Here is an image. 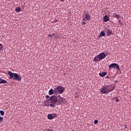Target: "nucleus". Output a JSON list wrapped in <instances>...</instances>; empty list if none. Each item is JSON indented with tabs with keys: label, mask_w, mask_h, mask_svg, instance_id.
Returning <instances> with one entry per match:
<instances>
[{
	"label": "nucleus",
	"mask_w": 131,
	"mask_h": 131,
	"mask_svg": "<svg viewBox=\"0 0 131 131\" xmlns=\"http://www.w3.org/2000/svg\"><path fill=\"white\" fill-rule=\"evenodd\" d=\"M115 89V86L113 85H106L101 87V89L99 90L100 93L102 94H107L113 91Z\"/></svg>",
	"instance_id": "f257e3e1"
},
{
	"label": "nucleus",
	"mask_w": 131,
	"mask_h": 131,
	"mask_svg": "<svg viewBox=\"0 0 131 131\" xmlns=\"http://www.w3.org/2000/svg\"><path fill=\"white\" fill-rule=\"evenodd\" d=\"M106 57V55L104 52H101L99 53L98 55H96L94 58H93V61L95 62H100L103 59H104Z\"/></svg>",
	"instance_id": "f03ea898"
},
{
	"label": "nucleus",
	"mask_w": 131,
	"mask_h": 131,
	"mask_svg": "<svg viewBox=\"0 0 131 131\" xmlns=\"http://www.w3.org/2000/svg\"><path fill=\"white\" fill-rule=\"evenodd\" d=\"M50 101L52 103L50 106L54 108L56 106V104L58 103V96H56L53 95L50 98Z\"/></svg>",
	"instance_id": "7ed1b4c3"
},
{
	"label": "nucleus",
	"mask_w": 131,
	"mask_h": 131,
	"mask_svg": "<svg viewBox=\"0 0 131 131\" xmlns=\"http://www.w3.org/2000/svg\"><path fill=\"white\" fill-rule=\"evenodd\" d=\"M65 91V89L61 86H58L56 88L54 89V92L55 93H59L62 94Z\"/></svg>",
	"instance_id": "20e7f679"
},
{
	"label": "nucleus",
	"mask_w": 131,
	"mask_h": 131,
	"mask_svg": "<svg viewBox=\"0 0 131 131\" xmlns=\"http://www.w3.org/2000/svg\"><path fill=\"white\" fill-rule=\"evenodd\" d=\"M66 102V99L63 97L60 96V95L58 96V101L57 105H63Z\"/></svg>",
	"instance_id": "39448f33"
},
{
	"label": "nucleus",
	"mask_w": 131,
	"mask_h": 131,
	"mask_svg": "<svg viewBox=\"0 0 131 131\" xmlns=\"http://www.w3.org/2000/svg\"><path fill=\"white\" fill-rule=\"evenodd\" d=\"M116 69L117 70L120 71V67L118 64L117 63H113L111 64L110 66H108V69Z\"/></svg>",
	"instance_id": "423d86ee"
},
{
	"label": "nucleus",
	"mask_w": 131,
	"mask_h": 131,
	"mask_svg": "<svg viewBox=\"0 0 131 131\" xmlns=\"http://www.w3.org/2000/svg\"><path fill=\"white\" fill-rule=\"evenodd\" d=\"M13 80H18L19 81L21 80V77L20 75H18L16 73H14V77Z\"/></svg>",
	"instance_id": "0eeeda50"
},
{
	"label": "nucleus",
	"mask_w": 131,
	"mask_h": 131,
	"mask_svg": "<svg viewBox=\"0 0 131 131\" xmlns=\"http://www.w3.org/2000/svg\"><path fill=\"white\" fill-rule=\"evenodd\" d=\"M112 17H113V18H115L117 19H119L120 18H121V15L117 14V13H112Z\"/></svg>",
	"instance_id": "6e6552de"
},
{
	"label": "nucleus",
	"mask_w": 131,
	"mask_h": 131,
	"mask_svg": "<svg viewBox=\"0 0 131 131\" xmlns=\"http://www.w3.org/2000/svg\"><path fill=\"white\" fill-rule=\"evenodd\" d=\"M91 18V15L89 13H85V18H83V21H86L89 20Z\"/></svg>",
	"instance_id": "1a4fd4ad"
},
{
	"label": "nucleus",
	"mask_w": 131,
	"mask_h": 131,
	"mask_svg": "<svg viewBox=\"0 0 131 131\" xmlns=\"http://www.w3.org/2000/svg\"><path fill=\"white\" fill-rule=\"evenodd\" d=\"M106 30V36H110L111 35H113L112 30H110V29H105Z\"/></svg>",
	"instance_id": "9d476101"
},
{
	"label": "nucleus",
	"mask_w": 131,
	"mask_h": 131,
	"mask_svg": "<svg viewBox=\"0 0 131 131\" xmlns=\"http://www.w3.org/2000/svg\"><path fill=\"white\" fill-rule=\"evenodd\" d=\"M105 34L104 32L103 31H101V32H100V34H99V36L97 37V39H99L100 37H103V36H105Z\"/></svg>",
	"instance_id": "9b49d317"
},
{
	"label": "nucleus",
	"mask_w": 131,
	"mask_h": 131,
	"mask_svg": "<svg viewBox=\"0 0 131 131\" xmlns=\"http://www.w3.org/2000/svg\"><path fill=\"white\" fill-rule=\"evenodd\" d=\"M110 20V17L105 15H104V17H103V21H104V23H106Z\"/></svg>",
	"instance_id": "f8f14e48"
},
{
	"label": "nucleus",
	"mask_w": 131,
	"mask_h": 131,
	"mask_svg": "<svg viewBox=\"0 0 131 131\" xmlns=\"http://www.w3.org/2000/svg\"><path fill=\"white\" fill-rule=\"evenodd\" d=\"M8 74L10 75V79H12L14 78V73H12L11 71H8Z\"/></svg>",
	"instance_id": "ddd939ff"
},
{
	"label": "nucleus",
	"mask_w": 131,
	"mask_h": 131,
	"mask_svg": "<svg viewBox=\"0 0 131 131\" xmlns=\"http://www.w3.org/2000/svg\"><path fill=\"white\" fill-rule=\"evenodd\" d=\"M7 82L6 80L2 79L1 78H0V84H7Z\"/></svg>",
	"instance_id": "4468645a"
},
{
	"label": "nucleus",
	"mask_w": 131,
	"mask_h": 131,
	"mask_svg": "<svg viewBox=\"0 0 131 131\" xmlns=\"http://www.w3.org/2000/svg\"><path fill=\"white\" fill-rule=\"evenodd\" d=\"M107 75L106 72H102L101 73L99 74V76L101 77H103L105 76H106Z\"/></svg>",
	"instance_id": "2eb2a0df"
},
{
	"label": "nucleus",
	"mask_w": 131,
	"mask_h": 131,
	"mask_svg": "<svg viewBox=\"0 0 131 131\" xmlns=\"http://www.w3.org/2000/svg\"><path fill=\"white\" fill-rule=\"evenodd\" d=\"M54 90H53V89H51L49 92V95H52L53 94H54Z\"/></svg>",
	"instance_id": "dca6fc26"
},
{
	"label": "nucleus",
	"mask_w": 131,
	"mask_h": 131,
	"mask_svg": "<svg viewBox=\"0 0 131 131\" xmlns=\"http://www.w3.org/2000/svg\"><path fill=\"white\" fill-rule=\"evenodd\" d=\"M48 118L50 120H52L53 119V115L52 114H49L48 115Z\"/></svg>",
	"instance_id": "f3484780"
},
{
	"label": "nucleus",
	"mask_w": 131,
	"mask_h": 131,
	"mask_svg": "<svg viewBox=\"0 0 131 131\" xmlns=\"http://www.w3.org/2000/svg\"><path fill=\"white\" fill-rule=\"evenodd\" d=\"M15 10L17 12H19L21 11V8L20 7H16Z\"/></svg>",
	"instance_id": "a211bd4d"
},
{
	"label": "nucleus",
	"mask_w": 131,
	"mask_h": 131,
	"mask_svg": "<svg viewBox=\"0 0 131 131\" xmlns=\"http://www.w3.org/2000/svg\"><path fill=\"white\" fill-rule=\"evenodd\" d=\"M43 105L45 106H49L50 105L48 102H44Z\"/></svg>",
	"instance_id": "6ab92c4d"
},
{
	"label": "nucleus",
	"mask_w": 131,
	"mask_h": 131,
	"mask_svg": "<svg viewBox=\"0 0 131 131\" xmlns=\"http://www.w3.org/2000/svg\"><path fill=\"white\" fill-rule=\"evenodd\" d=\"M57 37H58V36H57L56 37L55 34H52V38H56Z\"/></svg>",
	"instance_id": "aec40b11"
},
{
	"label": "nucleus",
	"mask_w": 131,
	"mask_h": 131,
	"mask_svg": "<svg viewBox=\"0 0 131 131\" xmlns=\"http://www.w3.org/2000/svg\"><path fill=\"white\" fill-rule=\"evenodd\" d=\"M4 47L3 44H1V43H0V52L3 49Z\"/></svg>",
	"instance_id": "412c9836"
},
{
	"label": "nucleus",
	"mask_w": 131,
	"mask_h": 131,
	"mask_svg": "<svg viewBox=\"0 0 131 131\" xmlns=\"http://www.w3.org/2000/svg\"><path fill=\"white\" fill-rule=\"evenodd\" d=\"M118 22H119V24L120 25V26H123V23L122 22H121V20H118Z\"/></svg>",
	"instance_id": "4be33fe9"
},
{
	"label": "nucleus",
	"mask_w": 131,
	"mask_h": 131,
	"mask_svg": "<svg viewBox=\"0 0 131 131\" xmlns=\"http://www.w3.org/2000/svg\"><path fill=\"white\" fill-rule=\"evenodd\" d=\"M115 99L116 102H118L119 101V98H118L117 97H116L115 98Z\"/></svg>",
	"instance_id": "5701e85b"
},
{
	"label": "nucleus",
	"mask_w": 131,
	"mask_h": 131,
	"mask_svg": "<svg viewBox=\"0 0 131 131\" xmlns=\"http://www.w3.org/2000/svg\"><path fill=\"white\" fill-rule=\"evenodd\" d=\"M44 131H54V130L52 129H50L49 128H48V129H45Z\"/></svg>",
	"instance_id": "b1692460"
},
{
	"label": "nucleus",
	"mask_w": 131,
	"mask_h": 131,
	"mask_svg": "<svg viewBox=\"0 0 131 131\" xmlns=\"http://www.w3.org/2000/svg\"><path fill=\"white\" fill-rule=\"evenodd\" d=\"M0 114H1V115L2 116H4V111H0Z\"/></svg>",
	"instance_id": "393cba45"
},
{
	"label": "nucleus",
	"mask_w": 131,
	"mask_h": 131,
	"mask_svg": "<svg viewBox=\"0 0 131 131\" xmlns=\"http://www.w3.org/2000/svg\"><path fill=\"white\" fill-rule=\"evenodd\" d=\"M52 116H53V119L57 117V115L55 114H53Z\"/></svg>",
	"instance_id": "a878e982"
},
{
	"label": "nucleus",
	"mask_w": 131,
	"mask_h": 131,
	"mask_svg": "<svg viewBox=\"0 0 131 131\" xmlns=\"http://www.w3.org/2000/svg\"><path fill=\"white\" fill-rule=\"evenodd\" d=\"M3 117H0V122H2L3 121Z\"/></svg>",
	"instance_id": "bb28decb"
},
{
	"label": "nucleus",
	"mask_w": 131,
	"mask_h": 131,
	"mask_svg": "<svg viewBox=\"0 0 131 131\" xmlns=\"http://www.w3.org/2000/svg\"><path fill=\"white\" fill-rule=\"evenodd\" d=\"M98 123V120H94V124H97Z\"/></svg>",
	"instance_id": "cd10ccee"
},
{
	"label": "nucleus",
	"mask_w": 131,
	"mask_h": 131,
	"mask_svg": "<svg viewBox=\"0 0 131 131\" xmlns=\"http://www.w3.org/2000/svg\"><path fill=\"white\" fill-rule=\"evenodd\" d=\"M86 24V22H85V21H82V24L83 25H85Z\"/></svg>",
	"instance_id": "c85d7f7f"
},
{
	"label": "nucleus",
	"mask_w": 131,
	"mask_h": 131,
	"mask_svg": "<svg viewBox=\"0 0 131 131\" xmlns=\"http://www.w3.org/2000/svg\"><path fill=\"white\" fill-rule=\"evenodd\" d=\"M50 97V96H49V95H47L46 96V98H49Z\"/></svg>",
	"instance_id": "c756f323"
},
{
	"label": "nucleus",
	"mask_w": 131,
	"mask_h": 131,
	"mask_svg": "<svg viewBox=\"0 0 131 131\" xmlns=\"http://www.w3.org/2000/svg\"><path fill=\"white\" fill-rule=\"evenodd\" d=\"M49 36L52 38V35H51V34H49Z\"/></svg>",
	"instance_id": "7c9ffc66"
},
{
	"label": "nucleus",
	"mask_w": 131,
	"mask_h": 131,
	"mask_svg": "<svg viewBox=\"0 0 131 131\" xmlns=\"http://www.w3.org/2000/svg\"><path fill=\"white\" fill-rule=\"evenodd\" d=\"M60 1H61V2H63L65 1V0H59Z\"/></svg>",
	"instance_id": "2f4dec72"
},
{
	"label": "nucleus",
	"mask_w": 131,
	"mask_h": 131,
	"mask_svg": "<svg viewBox=\"0 0 131 131\" xmlns=\"http://www.w3.org/2000/svg\"><path fill=\"white\" fill-rule=\"evenodd\" d=\"M124 127H125V129H126L127 128V125H124Z\"/></svg>",
	"instance_id": "473e14b6"
},
{
	"label": "nucleus",
	"mask_w": 131,
	"mask_h": 131,
	"mask_svg": "<svg viewBox=\"0 0 131 131\" xmlns=\"http://www.w3.org/2000/svg\"><path fill=\"white\" fill-rule=\"evenodd\" d=\"M115 83H117L118 82V81L116 80L114 81Z\"/></svg>",
	"instance_id": "72a5a7b5"
},
{
	"label": "nucleus",
	"mask_w": 131,
	"mask_h": 131,
	"mask_svg": "<svg viewBox=\"0 0 131 131\" xmlns=\"http://www.w3.org/2000/svg\"><path fill=\"white\" fill-rule=\"evenodd\" d=\"M106 78H109L108 77V76H106Z\"/></svg>",
	"instance_id": "f704fd0d"
}]
</instances>
